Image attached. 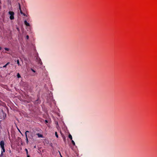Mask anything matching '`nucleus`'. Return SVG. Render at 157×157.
<instances>
[{"instance_id":"obj_1","label":"nucleus","mask_w":157,"mask_h":157,"mask_svg":"<svg viewBox=\"0 0 157 157\" xmlns=\"http://www.w3.org/2000/svg\"><path fill=\"white\" fill-rule=\"evenodd\" d=\"M9 13L10 15V18L11 20H13L14 19V13L13 11H10Z\"/></svg>"},{"instance_id":"obj_2","label":"nucleus","mask_w":157,"mask_h":157,"mask_svg":"<svg viewBox=\"0 0 157 157\" xmlns=\"http://www.w3.org/2000/svg\"><path fill=\"white\" fill-rule=\"evenodd\" d=\"M4 144H5L3 140L1 141L0 142V145L1 148L4 147Z\"/></svg>"},{"instance_id":"obj_3","label":"nucleus","mask_w":157,"mask_h":157,"mask_svg":"<svg viewBox=\"0 0 157 157\" xmlns=\"http://www.w3.org/2000/svg\"><path fill=\"white\" fill-rule=\"evenodd\" d=\"M29 132V131H26L25 132V136L26 137V143H28V137H27V132Z\"/></svg>"},{"instance_id":"obj_4","label":"nucleus","mask_w":157,"mask_h":157,"mask_svg":"<svg viewBox=\"0 0 157 157\" xmlns=\"http://www.w3.org/2000/svg\"><path fill=\"white\" fill-rule=\"evenodd\" d=\"M19 10H20V13L21 14H22L23 13V12H22V10H21L20 5L19 3Z\"/></svg>"},{"instance_id":"obj_5","label":"nucleus","mask_w":157,"mask_h":157,"mask_svg":"<svg viewBox=\"0 0 157 157\" xmlns=\"http://www.w3.org/2000/svg\"><path fill=\"white\" fill-rule=\"evenodd\" d=\"M24 23H25V24L27 26H29V23H28L26 21H25L24 22Z\"/></svg>"},{"instance_id":"obj_6","label":"nucleus","mask_w":157,"mask_h":157,"mask_svg":"<svg viewBox=\"0 0 157 157\" xmlns=\"http://www.w3.org/2000/svg\"><path fill=\"white\" fill-rule=\"evenodd\" d=\"M36 135L38 136L39 137H42L43 135L41 134H40L39 133H37L36 134Z\"/></svg>"},{"instance_id":"obj_7","label":"nucleus","mask_w":157,"mask_h":157,"mask_svg":"<svg viewBox=\"0 0 157 157\" xmlns=\"http://www.w3.org/2000/svg\"><path fill=\"white\" fill-rule=\"evenodd\" d=\"M68 137L70 139V140H72V136H71V134H69V135L68 136Z\"/></svg>"},{"instance_id":"obj_8","label":"nucleus","mask_w":157,"mask_h":157,"mask_svg":"<svg viewBox=\"0 0 157 157\" xmlns=\"http://www.w3.org/2000/svg\"><path fill=\"white\" fill-rule=\"evenodd\" d=\"M10 63L9 62L7 63L5 65L3 66V67H6L7 65Z\"/></svg>"},{"instance_id":"obj_9","label":"nucleus","mask_w":157,"mask_h":157,"mask_svg":"<svg viewBox=\"0 0 157 157\" xmlns=\"http://www.w3.org/2000/svg\"><path fill=\"white\" fill-rule=\"evenodd\" d=\"M62 137H63V139L64 141H66L65 137L63 135L62 136Z\"/></svg>"},{"instance_id":"obj_10","label":"nucleus","mask_w":157,"mask_h":157,"mask_svg":"<svg viewBox=\"0 0 157 157\" xmlns=\"http://www.w3.org/2000/svg\"><path fill=\"white\" fill-rule=\"evenodd\" d=\"M71 140V142H72V144H73V145H75V142L74 141L72 140Z\"/></svg>"},{"instance_id":"obj_11","label":"nucleus","mask_w":157,"mask_h":157,"mask_svg":"<svg viewBox=\"0 0 157 157\" xmlns=\"http://www.w3.org/2000/svg\"><path fill=\"white\" fill-rule=\"evenodd\" d=\"M3 151H2L1 154L0 155V157H3Z\"/></svg>"},{"instance_id":"obj_12","label":"nucleus","mask_w":157,"mask_h":157,"mask_svg":"<svg viewBox=\"0 0 157 157\" xmlns=\"http://www.w3.org/2000/svg\"><path fill=\"white\" fill-rule=\"evenodd\" d=\"M17 77L18 78H19L20 77H21V76H20V74L19 73H17Z\"/></svg>"},{"instance_id":"obj_13","label":"nucleus","mask_w":157,"mask_h":157,"mask_svg":"<svg viewBox=\"0 0 157 157\" xmlns=\"http://www.w3.org/2000/svg\"><path fill=\"white\" fill-rule=\"evenodd\" d=\"M55 135H56V136L57 138H58V135L57 134V132H55Z\"/></svg>"},{"instance_id":"obj_14","label":"nucleus","mask_w":157,"mask_h":157,"mask_svg":"<svg viewBox=\"0 0 157 157\" xmlns=\"http://www.w3.org/2000/svg\"><path fill=\"white\" fill-rule=\"evenodd\" d=\"M17 63L18 65L19 66V65H20V63H19V60L18 59L17 61Z\"/></svg>"},{"instance_id":"obj_15","label":"nucleus","mask_w":157,"mask_h":157,"mask_svg":"<svg viewBox=\"0 0 157 157\" xmlns=\"http://www.w3.org/2000/svg\"><path fill=\"white\" fill-rule=\"evenodd\" d=\"M2 148V151H3V152H5V149L4 148V147Z\"/></svg>"},{"instance_id":"obj_16","label":"nucleus","mask_w":157,"mask_h":157,"mask_svg":"<svg viewBox=\"0 0 157 157\" xmlns=\"http://www.w3.org/2000/svg\"><path fill=\"white\" fill-rule=\"evenodd\" d=\"M5 49L7 51H8L9 50V49L8 48H5Z\"/></svg>"},{"instance_id":"obj_17","label":"nucleus","mask_w":157,"mask_h":157,"mask_svg":"<svg viewBox=\"0 0 157 157\" xmlns=\"http://www.w3.org/2000/svg\"><path fill=\"white\" fill-rule=\"evenodd\" d=\"M30 136H31V137H33L32 133H30Z\"/></svg>"},{"instance_id":"obj_18","label":"nucleus","mask_w":157,"mask_h":157,"mask_svg":"<svg viewBox=\"0 0 157 157\" xmlns=\"http://www.w3.org/2000/svg\"><path fill=\"white\" fill-rule=\"evenodd\" d=\"M25 150H26V151L27 155L28 154V150L26 149Z\"/></svg>"},{"instance_id":"obj_19","label":"nucleus","mask_w":157,"mask_h":157,"mask_svg":"<svg viewBox=\"0 0 157 157\" xmlns=\"http://www.w3.org/2000/svg\"><path fill=\"white\" fill-rule=\"evenodd\" d=\"M26 38H27V39H29V36H28V35H27V36H26Z\"/></svg>"},{"instance_id":"obj_20","label":"nucleus","mask_w":157,"mask_h":157,"mask_svg":"<svg viewBox=\"0 0 157 157\" xmlns=\"http://www.w3.org/2000/svg\"><path fill=\"white\" fill-rule=\"evenodd\" d=\"M48 123V121H47V120H45V123L46 124V123Z\"/></svg>"},{"instance_id":"obj_21","label":"nucleus","mask_w":157,"mask_h":157,"mask_svg":"<svg viewBox=\"0 0 157 157\" xmlns=\"http://www.w3.org/2000/svg\"><path fill=\"white\" fill-rule=\"evenodd\" d=\"M23 14V15L24 16H27L26 15V14L25 13H23V14Z\"/></svg>"},{"instance_id":"obj_22","label":"nucleus","mask_w":157,"mask_h":157,"mask_svg":"<svg viewBox=\"0 0 157 157\" xmlns=\"http://www.w3.org/2000/svg\"><path fill=\"white\" fill-rule=\"evenodd\" d=\"M27 157H30V156L29 155H27Z\"/></svg>"},{"instance_id":"obj_23","label":"nucleus","mask_w":157,"mask_h":157,"mask_svg":"<svg viewBox=\"0 0 157 157\" xmlns=\"http://www.w3.org/2000/svg\"><path fill=\"white\" fill-rule=\"evenodd\" d=\"M33 70V72H35V71H34L33 70Z\"/></svg>"},{"instance_id":"obj_24","label":"nucleus","mask_w":157,"mask_h":157,"mask_svg":"<svg viewBox=\"0 0 157 157\" xmlns=\"http://www.w3.org/2000/svg\"><path fill=\"white\" fill-rule=\"evenodd\" d=\"M1 47H0V50H1Z\"/></svg>"},{"instance_id":"obj_25","label":"nucleus","mask_w":157,"mask_h":157,"mask_svg":"<svg viewBox=\"0 0 157 157\" xmlns=\"http://www.w3.org/2000/svg\"><path fill=\"white\" fill-rule=\"evenodd\" d=\"M28 136L29 137V135H28Z\"/></svg>"}]
</instances>
